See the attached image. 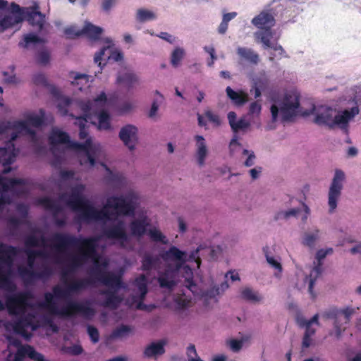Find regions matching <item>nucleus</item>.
Here are the masks:
<instances>
[{
  "label": "nucleus",
  "instance_id": "obj_45",
  "mask_svg": "<svg viewBox=\"0 0 361 361\" xmlns=\"http://www.w3.org/2000/svg\"><path fill=\"white\" fill-rule=\"evenodd\" d=\"M185 55L183 49L176 47L172 52L171 56V63L173 66L177 67Z\"/></svg>",
  "mask_w": 361,
  "mask_h": 361
},
{
  "label": "nucleus",
  "instance_id": "obj_28",
  "mask_svg": "<svg viewBox=\"0 0 361 361\" xmlns=\"http://www.w3.org/2000/svg\"><path fill=\"white\" fill-rule=\"evenodd\" d=\"M236 114L234 111H230L228 114V123L234 133L244 130L250 126V123L243 118H240L236 121Z\"/></svg>",
  "mask_w": 361,
  "mask_h": 361
},
{
  "label": "nucleus",
  "instance_id": "obj_14",
  "mask_svg": "<svg viewBox=\"0 0 361 361\" xmlns=\"http://www.w3.org/2000/svg\"><path fill=\"white\" fill-rule=\"evenodd\" d=\"M187 253L176 246H171L169 250L159 252V257L165 262H173L175 270H180L187 261Z\"/></svg>",
  "mask_w": 361,
  "mask_h": 361
},
{
  "label": "nucleus",
  "instance_id": "obj_40",
  "mask_svg": "<svg viewBox=\"0 0 361 361\" xmlns=\"http://www.w3.org/2000/svg\"><path fill=\"white\" fill-rule=\"evenodd\" d=\"M268 250H269V247L266 246V247H263V252L264 253L267 262H268V264L270 266H271L273 268L276 269L278 271V274L276 273L275 276H279L283 270L281 264L278 260L274 259V257L270 256L269 255Z\"/></svg>",
  "mask_w": 361,
  "mask_h": 361
},
{
  "label": "nucleus",
  "instance_id": "obj_55",
  "mask_svg": "<svg viewBox=\"0 0 361 361\" xmlns=\"http://www.w3.org/2000/svg\"><path fill=\"white\" fill-rule=\"evenodd\" d=\"M229 347L232 351L237 353L240 351L243 345V340L231 339L228 343Z\"/></svg>",
  "mask_w": 361,
  "mask_h": 361
},
{
  "label": "nucleus",
  "instance_id": "obj_19",
  "mask_svg": "<svg viewBox=\"0 0 361 361\" xmlns=\"http://www.w3.org/2000/svg\"><path fill=\"white\" fill-rule=\"evenodd\" d=\"M9 130L25 131L32 137L36 135L35 131L25 121H5L0 123V134L6 133Z\"/></svg>",
  "mask_w": 361,
  "mask_h": 361
},
{
  "label": "nucleus",
  "instance_id": "obj_63",
  "mask_svg": "<svg viewBox=\"0 0 361 361\" xmlns=\"http://www.w3.org/2000/svg\"><path fill=\"white\" fill-rule=\"evenodd\" d=\"M117 0H104L102 3L103 11L108 12L115 5Z\"/></svg>",
  "mask_w": 361,
  "mask_h": 361
},
{
  "label": "nucleus",
  "instance_id": "obj_13",
  "mask_svg": "<svg viewBox=\"0 0 361 361\" xmlns=\"http://www.w3.org/2000/svg\"><path fill=\"white\" fill-rule=\"evenodd\" d=\"M102 234L103 236L107 239L118 240L121 247H125L126 243L129 240L128 235L126 231L124 222L122 221L104 229Z\"/></svg>",
  "mask_w": 361,
  "mask_h": 361
},
{
  "label": "nucleus",
  "instance_id": "obj_38",
  "mask_svg": "<svg viewBox=\"0 0 361 361\" xmlns=\"http://www.w3.org/2000/svg\"><path fill=\"white\" fill-rule=\"evenodd\" d=\"M44 43V40L42 38L35 34L30 33L25 35L23 42H20L19 46L23 48H27L30 44L36 45Z\"/></svg>",
  "mask_w": 361,
  "mask_h": 361
},
{
  "label": "nucleus",
  "instance_id": "obj_54",
  "mask_svg": "<svg viewBox=\"0 0 361 361\" xmlns=\"http://www.w3.org/2000/svg\"><path fill=\"white\" fill-rule=\"evenodd\" d=\"M207 154V149L204 148H199L197 149V161L200 166H203L204 164L205 158Z\"/></svg>",
  "mask_w": 361,
  "mask_h": 361
},
{
  "label": "nucleus",
  "instance_id": "obj_37",
  "mask_svg": "<svg viewBox=\"0 0 361 361\" xmlns=\"http://www.w3.org/2000/svg\"><path fill=\"white\" fill-rule=\"evenodd\" d=\"M15 161L13 149L8 147H0V163L4 164H12Z\"/></svg>",
  "mask_w": 361,
  "mask_h": 361
},
{
  "label": "nucleus",
  "instance_id": "obj_22",
  "mask_svg": "<svg viewBox=\"0 0 361 361\" xmlns=\"http://www.w3.org/2000/svg\"><path fill=\"white\" fill-rule=\"evenodd\" d=\"M135 285L137 286L140 292V302L137 305V308L145 310H147V305L143 303V300L148 292L147 276L145 274H140L135 279Z\"/></svg>",
  "mask_w": 361,
  "mask_h": 361
},
{
  "label": "nucleus",
  "instance_id": "obj_35",
  "mask_svg": "<svg viewBox=\"0 0 361 361\" xmlns=\"http://www.w3.org/2000/svg\"><path fill=\"white\" fill-rule=\"evenodd\" d=\"M273 37L271 30H261L255 32V37L257 42H260L263 44L265 49L271 47V39Z\"/></svg>",
  "mask_w": 361,
  "mask_h": 361
},
{
  "label": "nucleus",
  "instance_id": "obj_5",
  "mask_svg": "<svg viewBox=\"0 0 361 361\" xmlns=\"http://www.w3.org/2000/svg\"><path fill=\"white\" fill-rule=\"evenodd\" d=\"M49 142L50 145L54 147L59 144H66L67 147L77 152L82 151L85 153L87 161L91 166L95 164V159L90 153L92 147V140L90 138L85 140L83 143H80L76 141H71L68 134L66 132L57 129H53L49 136Z\"/></svg>",
  "mask_w": 361,
  "mask_h": 361
},
{
  "label": "nucleus",
  "instance_id": "obj_6",
  "mask_svg": "<svg viewBox=\"0 0 361 361\" xmlns=\"http://www.w3.org/2000/svg\"><path fill=\"white\" fill-rule=\"evenodd\" d=\"M300 106V96L296 92L286 94L280 109L273 104L271 106V113L273 121H276L280 111L282 121H290L297 115Z\"/></svg>",
  "mask_w": 361,
  "mask_h": 361
},
{
  "label": "nucleus",
  "instance_id": "obj_32",
  "mask_svg": "<svg viewBox=\"0 0 361 361\" xmlns=\"http://www.w3.org/2000/svg\"><path fill=\"white\" fill-rule=\"evenodd\" d=\"M238 55L251 64L257 65L259 61V54L255 52L252 49L246 47H238L237 49Z\"/></svg>",
  "mask_w": 361,
  "mask_h": 361
},
{
  "label": "nucleus",
  "instance_id": "obj_62",
  "mask_svg": "<svg viewBox=\"0 0 361 361\" xmlns=\"http://www.w3.org/2000/svg\"><path fill=\"white\" fill-rule=\"evenodd\" d=\"M219 294V288L214 287L212 288L204 293V296L206 298H215L216 295Z\"/></svg>",
  "mask_w": 361,
  "mask_h": 361
},
{
  "label": "nucleus",
  "instance_id": "obj_31",
  "mask_svg": "<svg viewBox=\"0 0 361 361\" xmlns=\"http://www.w3.org/2000/svg\"><path fill=\"white\" fill-rule=\"evenodd\" d=\"M25 183L23 178H8L0 176V186L4 191H14L17 186L24 185Z\"/></svg>",
  "mask_w": 361,
  "mask_h": 361
},
{
  "label": "nucleus",
  "instance_id": "obj_34",
  "mask_svg": "<svg viewBox=\"0 0 361 361\" xmlns=\"http://www.w3.org/2000/svg\"><path fill=\"white\" fill-rule=\"evenodd\" d=\"M138 81L137 76L132 72L125 73L117 78V82L125 84L128 90L133 88L135 85L138 83Z\"/></svg>",
  "mask_w": 361,
  "mask_h": 361
},
{
  "label": "nucleus",
  "instance_id": "obj_39",
  "mask_svg": "<svg viewBox=\"0 0 361 361\" xmlns=\"http://www.w3.org/2000/svg\"><path fill=\"white\" fill-rule=\"evenodd\" d=\"M149 236L152 241L155 243H161L163 245H167L169 243V240L166 238V235H164L159 229L157 228H151L148 231Z\"/></svg>",
  "mask_w": 361,
  "mask_h": 361
},
{
  "label": "nucleus",
  "instance_id": "obj_7",
  "mask_svg": "<svg viewBox=\"0 0 361 361\" xmlns=\"http://www.w3.org/2000/svg\"><path fill=\"white\" fill-rule=\"evenodd\" d=\"M17 254L16 247L0 243V287H6L11 283V267Z\"/></svg>",
  "mask_w": 361,
  "mask_h": 361
},
{
  "label": "nucleus",
  "instance_id": "obj_17",
  "mask_svg": "<svg viewBox=\"0 0 361 361\" xmlns=\"http://www.w3.org/2000/svg\"><path fill=\"white\" fill-rule=\"evenodd\" d=\"M333 253L332 248L327 249H320L316 253V259L317 260V264L314 266L313 269L312 270L310 274V281H309V287L308 290L310 293L311 294L313 298H315V294L313 291L314 285L316 281L317 278L322 274V261L328 255Z\"/></svg>",
  "mask_w": 361,
  "mask_h": 361
},
{
  "label": "nucleus",
  "instance_id": "obj_53",
  "mask_svg": "<svg viewBox=\"0 0 361 361\" xmlns=\"http://www.w3.org/2000/svg\"><path fill=\"white\" fill-rule=\"evenodd\" d=\"M33 82L35 85H42L44 87L49 86V82L46 76L42 73H37L33 76Z\"/></svg>",
  "mask_w": 361,
  "mask_h": 361
},
{
  "label": "nucleus",
  "instance_id": "obj_21",
  "mask_svg": "<svg viewBox=\"0 0 361 361\" xmlns=\"http://www.w3.org/2000/svg\"><path fill=\"white\" fill-rule=\"evenodd\" d=\"M252 23L260 30H270L275 24V18L268 11H262L252 20Z\"/></svg>",
  "mask_w": 361,
  "mask_h": 361
},
{
  "label": "nucleus",
  "instance_id": "obj_56",
  "mask_svg": "<svg viewBox=\"0 0 361 361\" xmlns=\"http://www.w3.org/2000/svg\"><path fill=\"white\" fill-rule=\"evenodd\" d=\"M300 212H301V209H299V208L290 209L288 211L279 213L278 215H277L276 219H279L281 216H283L285 219H287V218H288L290 216H295Z\"/></svg>",
  "mask_w": 361,
  "mask_h": 361
},
{
  "label": "nucleus",
  "instance_id": "obj_42",
  "mask_svg": "<svg viewBox=\"0 0 361 361\" xmlns=\"http://www.w3.org/2000/svg\"><path fill=\"white\" fill-rule=\"evenodd\" d=\"M99 128L103 130H109L111 128L110 116L109 113L102 110L98 115Z\"/></svg>",
  "mask_w": 361,
  "mask_h": 361
},
{
  "label": "nucleus",
  "instance_id": "obj_59",
  "mask_svg": "<svg viewBox=\"0 0 361 361\" xmlns=\"http://www.w3.org/2000/svg\"><path fill=\"white\" fill-rule=\"evenodd\" d=\"M174 302L180 309H184L189 305L190 301L183 296H178L174 299Z\"/></svg>",
  "mask_w": 361,
  "mask_h": 361
},
{
  "label": "nucleus",
  "instance_id": "obj_61",
  "mask_svg": "<svg viewBox=\"0 0 361 361\" xmlns=\"http://www.w3.org/2000/svg\"><path fill=\"white\" fill-rule=\"evenodd\" d=\"M106 102H107V97H106L105 92H101L98 96H97L94 99V102L95 104H100L102 107L106 105Z\"/></svg>",
  "mask_w": 361,
  "mask_h": 361
},
{
  "label": "nucleus",
  "instance_id": "obj_24",
  "mask_svg": "<svg viewBox=\"0 0 361 361\" xmlns=\"http://www.w3.org/2000/svg\"><path fill=\"white\" fill-rule=\"evenodd\" d=\"M149 224V221L146 216L142 219L133 220L129 225L131 234L136 237L143 236Z\"/></svg>",
  "mask_w": 361,
  "mask_h": 361
},
{
  "label": "nucleus",
  "instance_id": "obj_48",
  "mask_svg": "<svg viewBox=\"0 0 361 361\" xmlns=\"http://www.w3.org/2000/svg\"><path fill=\"white\" fill-rule=\"evenodd\" d=\"M131 331L132 329L129 326L123 324L114 329L111 336L114 338H122L128 334Z\"/></svg>",
  "mask_w": 361,
  "mask_h": 361
},
{
  "label": "nucleus",
  "instance_id": "obj_4",
  "mask_svg": "<svg viewBox=\"0 0 361 361\" xmlns=\"http://www.w3.org/2000/svg\"><path fill=\"white\" fill-rule=\"evenodd\" d=\"M315 111L314 122L320 126H326L329 129H334L336 126L341 129L346 130L348 122L359 114V108L353 106L350 109H345L341 114L334 115L335 111L332 108L321 106L316 108L314 106L310 111H305L302 116H309Z\"/></svg>",
  "mask_w": 361,
  "mask_h": 361
},
{
  "label": "nucleus",
  "instance_id": "obj_3",
  "mask_svg": "<svg viewBox=\"0 0 361 361\" xmlns=\"http://www.w3.org/2000/svg\"><path fill=\"white\" fill-rule=\"evenodd\" d=\"M74 271L70 268L69 264L68 270L63 271L61 274V279L66 286L62 288L59 285H56L52 288L53 293H46L44 294L43 306L51 314L61 317H72L78 314L85 317L92 316L94 314V310L87 302L68 301L66 306L59 309L54 301V298L57 299H68L73 293H78L92 284V279H74L68 283L66 276L68 272Z\"/></svg>",
  "mask_w": 361,
  "mask_h": 361
},
{
  "label": "nucleus",
  "instance_id": "obj_27",
  "mask_svg": "<svg viewBox=\"0 0 361 361\" xmlns=\"http://www.w3.org/2000/svg\"><path fill=\"white\" fill-rule=\"evenodd\" d=\"M226 92L228 97L237 106H243L248 102L247 93L243 91H234L231 87H227Z\"/></svg>",
  "mask_w": 361,
  "mask_h": 361
},
{
  "label": "nucleus",
  "instance_id": "obj_12",
  "mask_svg": "<svg viewBox=\"0 0 361 361\" xmlns=\"http://www.w3.org/2000/svg\"><path fill=\"white\" fill-rule=\"evenodd\" d=\"M10 325L16 334L21 336L27 341L30 340L32 336V334L27 329L30 328L32 331H35L37 328L34 322V316L31 314L20 317Z\"/></svg>",
  "mask_w": 361,
  "mask_h": 361
},
{
  "label": "nucleus",
  "instance_id": "obj_20",
  "mask_svg": "<svg viewBox=\"0 0 361 361\" xmlns=\"http://www.w3.org/2000/svg\"><path fill=\"white\" fill-rule=\"evenodd\" d=\"M179 270H175V266L172 264H167L164 271L159 274L157 281L161 288H166L168 289H173L176 286L174 281L175 274Z\"/></svg>",
  "mask_w": 361,
  "mask_h": 361
},
{
  "label": "nucleus",
  "instance_id": "obj_15",
  "mask_svg": "<svg viewBox=\"0 0 361 361\" xmlns=\"http://www.w3.org/2000/svg\"><path fill=\"white\" fill-rule=\"evenodd\" d=\"M21 7L16 4L11 3V13L5 15L0 20V32H3L6 30L14 27L23 21Z\"/></svg>",
  "mask_w": 361,
  "mask_h": 361
},
{
  "label": "nucleus",
  "instance_id": "obj_30",
  "mask_svg": "<svg viewBox=\"0 0 361 361\" xmlns=\"http://www.w3.org/2000/svg\"><path fill=\"white\" fill-rule=\"evenodd\" d=\"M166 341L164 340L154 342L146 347L144 354L147 357H155L163 355L165 353L164 345Z\"/></svg>",
  "mask_w": 361,
  "mask_h": 361
},
{
  "label": "nucleus",
  "instance_id": "obj_1",
  "mask_svg": "<svg viewBox=\"0 0 361 361\" xmlns=\"http://www.w3.org/2000/svg\"><path fill=\"white\" fill-rule=\"evenodd\" d=\"M52 247L59 252H64L69 247L78 249L79 252L70 258V268L72 270L82 266L91 259L94 267L90 269V274L93 283L95 281L100 282L108 287L106 290H101L100 294L105 295L102 305L111 310H116L121 303L123 298L117 292L124 287L122 276L120 274L109 271H105L101 267L106 268L108 263L105 261L102 265L99 264V256L97 252L98 247V237H76L75 235L56 233L50 239Z\"/></svg>",
  "mask_w": 361,
  "mask_h": 361
},
{
  "label": "nucleus",
  "instance_id": "obj_64",
  "mask_svg": "<svg viewBox=\"0 0 361 361\" xmlns=\"http://www.w3.org/2000/svg\"><path fill=\"white\" fill-rule=\"evenodd\" d=\"M74 175L75 173L72 170H61L60 171V177L64 180L73 178Z\"/></svg>",
  "mask_w": 361,
  "mask_h": 361
},
{
  "label": "nucleus",
  "instance_id": "obj_49",
  "mask_svg": "<svg viewBox=\"0 0 361 361\" xmlns=\"http://www.w3.org/2000/svg\"><path fill=\"white\" fill-rule=\"evenodd\" d=\"M27 254V264L30 268H32L35 258L37 257H44V252L41 250H30Z\"/></svg>",
  "mask_w": 361,
  "mask_h": 361
},
{
  "label": "nucleus",
  "instance_id": "obj_26",
  "mask_svg": "<svg viewBox=\"0 0 361 361\" xmlns=\"http://www.w3.org/2000/svg\"><path fill=\"white\" fill-rule=\"evenodd\" d=\"M103 30L102 27L96 26L91 23H86L82 30L77 33H75L77 36L85 35L92 40L96 41L100 38Z\"/></svg>",
  "mask_w": 361,
  "mask_h": 361
},
{
  "label": "nucleus",
  "instance_id": "obj_58",
  "mask_svg": "<svg viewBox=\"0 0 361 361\" xmlns=\"http://www.w3.org/2000/svg\"><path fill=\"white\" fill-rule=\"evenodd\" d=\"M262 106L258 102H253L250 104L249 107V114L250 115H259L261 112Z\"/></svg>",
  "mask_w": 361,
  "mask_h": 361
},
{
  "label": "nucleus",
  "instance_id": "obj_18",
  "mask_svg": "<svg viewBox=\"0 0 361 361\" xmlns=\"http://www.w3.org/2000/svg\"><path fill=\"white\" fill-rule=\"evenodd\" d=\"M119 138L130 150H133L137 142V128L133 125L123 126L119 132Z\"/></svg>",
  "mask_w": 361,
  "mask_h": 361
},
{
  "label": "nucleus",
  "instance_id": "obj_57",
  "mask_svg": "<svg viewBox=\"0 0 361 361\" xmlns=\"http://www.w3.org/2000/svg\"><path fill=\"white\" fill-rule=\"evenodd\" d=\"M300 212H301V209H299V208L290 209L288 211L279 213L278 215H277L276 219H279L281 216H283L285 219H287V218H288L290 216H295Z\"/></svg>",
  "mask_w": 361,
  "mask_h": 361
},
{
  "label": "nucleus",
  "instance_id": "obj_51",
  "mask_svg": "<svg viewBox=\"0 0 361 361\" xmlns=\"http://www.w3.org/2000/svg\"><path fill=\"white\" fill-rule=\"evenodd\" d=\"M87 334L92 343H96L99 340V334L98 329L94 326L89 325L87 326Z\"/></svg>",
  "mask_w": 361,
  "mask_h": 361
},
{
  "label": "nucleus",
  "instance_id": "obj_44",
  "mask_svg": "<svg viewBox=\"0 0 361 361\" xmlns=\"http://www.w3.org/2000/svg\"><path fill=\"white\" fill-rule=\"evenodd\" d=\"M241 298L245 300L253 302H259L261 300V297L249 288H244L241 291Z\"/></svg>",
  "mask_w": 361,
  "mask_h": 361
},
{
  "label": "nucleus",
  "instance_id": "obj_52",
  "mask_svg": "<svg viewBox=\"0 0 361 361\" xmlns=\"http://www.w3.org/2000/svg\"><path fill=\"white\" fill-rule=\"evenodd\" d=\"M204 115L207 117V118L215 126L218 127L221 125V120L219 116L217 114H214L212 111H206L204 112Z\"/></svg>",
  "mask_w": 361,
  "mask_h": 361
},
{
  "label": "nucleus",
  "instance_id": "obj_10",
  "mask_svg": "<svg viewBox=\"0 0 361 361\" xmlns=\"http://www.w3.org/2000/svg\"><path fill=\"white\" fill-rule=\"evenodd\" d=\"M23 21L26 20L33 28L40 32L46 23V16L40 11L37 4L29 7L21 8Z\"/></svg>",
  "mask_w": 361,
  "mask_h": 361
},
{
  "label": "nucleus",
  "instance_id": "obj_2",
  "mask_svg": "<svg viewBox=\"0 0 361 361\" xmlns=\"http://www.w3.org/2000/svg\"><path fill=\"white\" fill-rule=\"evenodd\" d=\"M85 189V185L78 184L71 188L70 194H63L60 197L72 210L80 212L79 217L82 221L90 223L92 221L110 219V212L106 207L113 208L123 215L134 214L135 207L132 201L127 200L123 196L109 197L106 205L98 210L84 195Z\"/></svg>",
  "mask_w": 361,
  "mask_h": 361
},
{
  "label": "nucleus",
  "instance_id": "obj_36",
  "mask_svg": "<svg viewBox=\"0 0 361 361\" xmlns=\"http://www.w3.org/2000/svg\"><path fill=\"white\" fill-rule=\"evenodd\" d=\"M39 115L30 114L27 116V123L35 128L41 127L45 120V111L43 109H40Z\"/></svg>",
  "mask_w": 361,
  "mask_h": 361
},
{
  "label": "nucleus",
  "instance_id": "obj_11",
  "mask_svg": "<svg viewBox=\"0 0 361 361\" xmlns=\"http://www.w3.org/2000/svg\"><path fill=\"white\" fill-rule=\"evenodd\" d=\"M344 179L345 174L343 171L336 169L329 191L328 204L330 213H332L337 207V201L341 195Z\"/></svg>",
  "mask_w": 361,
  "mask_h": 361
},
{
  "label": "nucleus",
  "instance_id": "obj_41",
  "mask_svg": "<svg viewBox=\"0 0 361 361\" xmlns=\"http://www.w3.org/2000/svg\"><path fill=\"white\" fill-rule=\"evenodd\" d=\"M47 239L44 235L37 238L36 235L31 234L29 235L25 240V244L27 247H37L41 244L42 246H46Z\"/></svg>",
  "mask_w": 361,
  "mask_h": 361
},
{
  "label": "nucleus",
  "instance_id": "obj_50",
  "mask_svg": "<svg viewBox=\"0 0 361 361\" xmlns=\"http://www.w3.org/2000/svg\"><path fill=\"white\" fill-rule=\"evenodd\" d=\"M50 54L49 52L44 49L38 52L37 56V61L41 65H47L49 62Z\"/></svg>",
  "mask_w": 361,
  "mask_h": 361
},
{
  "label": "nucleus",
  "instance_id": "obj_46",
  "mask_svg": "<svg viewBox=\"0 0 361 361\" xmlns=\"http://www.w3.org/2000/svg\"><path fill=\"white\" fill-rule=\"evenodd\" d=\"M319 237V230H316L314 233H307L303 238V244L310 247H313L315 241Z\"/></svg>",
  "mask_w": 361,
  "mask_h": 361
},
{
  "label": "nucleus",
  "instance_id": "obj_23",
  "mask_svg": "<svg viewBox=\"0 0 361 361\" xmlns=\"http://www.w3.org/2000/svg\"><path fill=\"white\" fill-rule=\"evenodd\" d=\"M91 105L92 104L90 102L85 103L82 106V108L85 112L84 116H79V117L76 118L75 123L79 126V128H80L79 138L80 140H84V139H86V140H87V137L88 135V132L86 128V123H87V119H88V112L91 109ZM88 139H89V137H88ZM90 139L91 140L90 137Z\"/></svg>",
  "mask_w": 361,
  "mask_h": 361
},
{
  "label": "nucleus",
  "instance_id": "obj_25",
  "mask_svg": "<svg viewBox=\"0 0 361 361\" xmlns=\"http://www.w3.org/2000/svg\"><path fill=\"white\" fill-rule=\"evenodd\" d=\"M25 356L35 361H44V356L41 353L37 352L32 346L29 345L18 348L15 355V361H18L21 357Z\"/></svg>",
  "mask_w": 361,
  "mask_h": 361
},
{
  "label": "nucleus",
  "instance_id": "obj_16",
  "mask_svg": "<svg viewBox=\"0 0 361 361\" xmlns=\"http://www.w3.org/2000/svg\"><path fill=\"white\" fill-rule=\"evenodd\" d=\"M18 271L25 283H31L35 279H48L53 274L52 269L49 267H44L40 271H35L30 267H19Z\"/></svg>",
  "mask_w": 361,
  "mask_h": 361
},
{
  "label": "nucleus",
  "instance_id": "obj_29",
  "mask_svg": "<svg viewBox=\"0 0 361 361\" xmlns=\"http://www.w3.org/2000/svg\"><path fill=\"white\" fill-rule=\"evenodd\" d=\"M160 257L159 256H152L150 254H145L141 260V269L144 271H149L157 269L160 264Z\"/></svg>",
  "mask_w": 361,
  "mask_h": 361
},
{
  "label": "nucleus",
  "instance_id": "obj_9",
  "mask_svg": "<svg viewBox=\"0 0 361 361\" xmlns=\"http://www.w3.org/2000/svg\"><path fill=\"white\" fill-rule=\"evenodd\" d=\"M32 298L30 292H19L8 296L6 306L10 314L17 315L30 306L29 300Z\"/></svg>",
  "mask_w": 361,
  "mask_h": 361
},
{
  "label": "nucleus",
  "instance_id": "obj_33",
  "mask_svg": "<svg viewBox=\"0 0 361 361\" xmlns=\"http://www.w3.org/2000/svg\"><path fill=\"white\" fill-rule=\"evenodd\" d=\"M39 203L43 206L45 209L52 212L54 216L62 211V208L59 204L50 197H45L40 198Z\"/></svg>",
  "mask_w": 361,
  "mask_h": 361
},
{
  "label": "nucleus",
  "instance_id": "obj_8",
  "mask_svg": "<svg viewBox=\"0 0 361 361\" xmlns=\"http://www.w3.org/2000/svg\"><path fill=\"white\" fill-rule=\"evenodd\" d=\"M355 313L354 309L346 307L343 310H338L336 307L330 308L322 314V317L326 319H334V328L336 335L339 338L346 327L340 323V318L343 317V324H347L350 322L352 315Z\"/></svg>",
  "mask_w": 361,
  "mask_h": 361
},
{
  "label": "nucleus",
  "instance_id": "obj_43",
  "mask_svg": "<svg viewBox=\"0 0 361 361\" xmlns=\"http://www.w3.org/2000/svg\"><path fill=\"white\" fill-rule=\"evenodd\" d=\"M137 20L141 23L152 20L156 18V15L151 11L139 8L136 13Z\"/></svg>",
  "mask_w": 361,
  "mask_h": 361
},
{
  "label": "nucleus",
  "instance_id": "obj_47",
  "mask_svg": "<svg viewBox=\"0 0 361 361\" xmlns=\"http://www.w3.org/2000/svg\"><path fill=\"white\" fill-rule=\"evenodd\" d=\"M108 181L114 185L119 187L123 184L124 177L120 173H114L110 171L108 177Z\"/></svg>",
  "mask_w": 361,
  "mask_h": 361
},
{
  "label": "nucleus",
  "instance_id": "obj_60",
  "mask_svg": "<svg viewBox=\"0 0 361 361\" xmlns=\"http://www.w3.org/2000/svg\"><path fill=\"white\" fill-rule=\"evenodd\" d=\"M83 349L80 345L74 344L68 348V353L73 355H79L82 354Z\"/></svg>",
  "mask_w": 361,
  "mask_h": 361
}]
</instances>
